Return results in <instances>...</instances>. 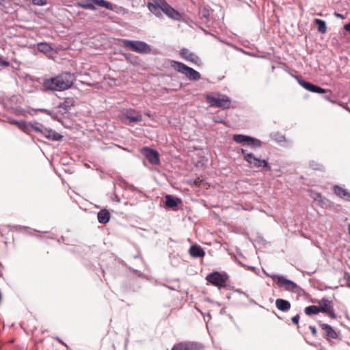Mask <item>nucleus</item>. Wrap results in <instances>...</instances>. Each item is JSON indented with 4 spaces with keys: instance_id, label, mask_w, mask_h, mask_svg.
<instances>
[{
    "instance_id": "9b49d317",
    "label": "nucleus",
    "mask_w": 350,
    "mask_h": 350,
    "mask_svg": "<svg viewBox=\"0 0 350 350\" xmlns=\"http://www.w3.org/2000/svg\"><path fill=\"white\" fill-rule=\"evenodd\" d=\"M141 153L152 165H158L160 163L159 153L157 150L150 147H144L141 149Z\"/></svg>"
},
{
    "instance_id": "8fccbe9b",
    "label": "nucleus",
    "mask_w": 350,
    "mask_h": 350,
    "mask_svg": "<svg viewBox=\"0 0 350 350\" xmlns=\"http://www.w3.org/2000/svg\"><path fill=\"white\" fill-rule=\"evenodd\" d=\"M146 115L148 116V117H151L152 115L150 113L148 112V113H146Z\"/></svg>"
},
{
    "instance_id": "603ef678",
    "label": "nucleus",
    "mask_w": 350,
    "mask_h": 350,
    "mask_svg": "<svg viewBox=\"0 0 350 350\" xmlns=\"http://www.w3.org/2000/svg\"><path fill=\"white\" fill-rule=\"evenodd\" d=\"M348 230H349V233L350 234V225L349 226Z\"/></svg>"
},
{
    "instance_id": "39448f33",
    "label": "nucleus",
    "mask_w": 350,
    "mask_h": 350,
    "mask_svg": "<svg viewBox=\"0 0 350 350\" xmlns=\"http://www.w3.org/2000/svg\"><path fill=\"white\" fill-rule=\"evenodd\" d=\"M266 275L274 281H275L277 285L281 288H283L285 291L298 293L301 290V288L293 281L285 278L284 276L278 275L275 274H269L265 273Z\"/></svg>"
},
{
    "instance_id": "aec40b11",
    "label": "nucleus",
    "mask_w": 350,
    "mask_h": 350,
    "mask_svg": "<svg viewBox=\"0 0 350 350\" xmlns=\"http://www.w3.org/2000/svg\"><path fill=\"white\" fill-rule=\"evenodd\" d=\"M127 47L130 51L145 54L150 52L151 49L150 45H124Z\"/></svg>"
},
{
    "instance_id": "393cba45",
    "label": "nucleus",
    "mask_w": 350,
    "mask_h": 350,
    "mask_svg": "<svg viewBox=\"0 0 350 350\" xmlns=\"http://www.w3.org/2000/svg\"><path fill=\"white\" fill-rule=\"evenodd\" d=\"M181 202V200L178 198L173 197L171 195L165 196V206L169 208H174Z\"/></svg>"
},
{
    "instance_id": "cd10ccee",
    "label": "nucleus",
    "mask_w": 350,
    "mask_h": 350,
    "mask_svg": "<svg viewBox=\"0 0 350 350\" xmlns=\"http://www.w3.org/2000/svg\"><path fill=\"white\" fill-rule=\"evenodd\" d=\"M199 15L202 19H204V22L209 21L210 10L208 8L204 6L200 7Z\"/></svg>"
},
{
    "instance_id": "de8ad7c7",
    "label": "nucleus",
    "mask_w": 350,
    "mask_h": 350,
    "mask_svg": "<svg viewBox=\"0 0 350 350\" xmlns=\"http://www.w3.org/2000/svg\"><path fill=\"white\" fill-rule=\"evenodd\" d=\"M56 339H57V340L59 343H61V344H62L63 345H65V346H66V344H65V343H64V342H63V341H62L59 338L57 337V338H56Z\"/></svg>"
},
{
    "instance_id": "7c9ffc66",
    "label": "nucleus",
    "mask_w": 350,
    "mask_h": 350,
    "mask_svg": "<svg viewBox=\"0 0 350 350\" xmlns=\"http://www.w3.org/2000/svg\"><path fill=\"white\" fill-rule=\"evenodd\" d=\"M27 124L29 125V131L30 129H31L34 131L41 133L42 129L44 128L42 124L38 122H31L27 123Z\"/></svg>"
},
{
    "instance_id": "bb28decb",
    "label": "nucleus",
    "mask_w": 350,
    "mask_h": 350,
    "mask_svg": "<svg viewBox=\"0 0 350 350\" xmlns=\"http://www.w3.org/2000/svg\"><path fill=\"white\" fill-rule=\"evenodd\" d=\"M249 137L242 134H235L233 135L232 139L237 144L247 145Z\"/></svg>"
},
{
    "instance_id": "5701e85b",
    "label": "nucleus",
    "mask_w": 350,
    "mask_h": 350,
    "mask_svg": "<svg viewBox=\"0 0 350 350\" xmlns=\"http://www.w3.org/2000/svg\"><path fill=\"white\" fill-rule=\"evenodd\" d=\"M97 218L100 224H105L109 221L111 215L108 210L102 209L98 213Z\"/></svg>"
},
{
    "instance_id": "c03bdc74",
    "label": "nucleus",
    "mask_w": 350,
    "mask_h": 350,
    "mask_svg": "<svg viewBox=\"0 0 350 350\" xmlns=\"http://www.w3.org/2000/svg\"><path fill=\"white\" fill-rule=\"evenodd\" d=\"M202 182V180L200 178H197L193 180V185H199L200 183Z\"/></svg>"
},
{
    "instance_id": "ea45409f",
    "label": "nucleus",
    "mask_w": 350,
    "mask_h": 350,
    "mask_svg": "<svg viewBox=\"0 0 350 350\" xmlns=\"http://www.w3.org/2000/svg\"><path fill=\"white\" fill-rule=\"evenodd\" d=\"M10 65V63L8 61L3 60L2 57L0 56V66L8 67Z\"/></svg>"
},
{
    "instance_id": "412c9836",
    "label": "nucleus",
    "mask_w": 350,
    "mask_h": 350,
    "mask_svg": "<svg viewBox=\"0 0 350 350\" xmlns=\"http://www.w3.org/2000/svg\"><path fill=\"white\" fill-rule=\"evenodd\" d=\"M275 306L282 312H288L291 309V304L288 300L279 298L275 300Z\"/></svg>"
},
{
    "instance_id": "6e6552de",
    "label": "nucleus",
    "mask_w": 350,
    "mask_h": 350,
    "mask_svg": "<svg viewBox=\"0 0 350 350\" xmlns=\"http://www.w3.org/2000/svg\"><path fill=\"white\" fill-rule=\"evenodd\" d=\"M241 152L250 167H262L266 170H271V166L266 160L256 157L252 153H248L243 148L241 150Z\"/></svg>"
},
{
    "instance_id": "423d86ee",
    "label": "nucleus",
    "mask_w": 350,
    "mask_h": 350,
    "mask_svg": "<svg viewBox=\"0 0 350 350\" xmlns=\"http://www.w3.org/2000/svg\"><path fill=\"white\" fill-rule=\"evenodd\" d=\"M120 120L124 124L129 125L133 122H142V115L140 111L133 108H123L120 110Z\"/></svg>"
},
{
    "instance_id": "f3484780",
    "label": "nucleus",
    "mask_w": 350,
    "mask_h": 350,
    "mask_svg": "<svg viewBox=\"0 0 350 350\" xmlns=\"http://www.w3.org/2000/svg\"><path fill=\"white\" fill-rule=\"evenodd\" d=\"M165 0H158L156 3H149L148 5L149 10L157 16H161V13H163V2Z\"/></svg>"
},
{
    "instance_id": "c85d7f7f",
    "label": "nucleus",
    "mask_w": 350,
    "mask_h": 350,
    "mask_svg": "<svg viewBox=\"0 0 350 350\" xmlns=\"http://www.w3.org/2000/svg\"><path fill=\"white\" fill-rule=\"evenodd\" d=\"M314 23L317 26L318 31L322 33H325L327 31V25L325 21L315 18L314 21Z\"/></svg>"
},
{
    "instance_id": "37998d69",
    "label": "nucleus",
    "mask_w": 350,
    "mask_h": 350,
    "mask_svg": "<svg viewBox=\"0 0 350 350\" xmlns=\"http://www.w3.org/2000/svg\"><path fill=\"white\" fill-rule=\"evenodd\" d=\"M38 111H40L42 112H44V113L49 115V116H52V111L49 110V109H38Z\"/></svg>"
},
{
    "instance_id": "dca6fc26",
    "label": "nucleus",
    "mask_w": 350,
    "mask_h": 350,
    "mask_svg": "<svg viewBox=\"0 0 350 350\" xmlns=\"http://www.w3.org/2000/svg\"><path fill=\"white\" fill-rule=\"evenodd\" d=\"M40 52L45 54L48 57L54 59L56 57L57 48H53L51 45H37Z\"/></svg>"
},
{
    "instance_id": "0eeeda50",
    "label": "nucleus",
    "mask_w": 350,
    "mask_h": 350,
    "mask_svg": "<svg viewBox=\"0 0 350 350\" xmlns=\"http://www.w3.org/2000/svg\"><path fill=\"white\" fill-rule=\"evenodd\" d=\"M171 66L178 72L184 74L190 80L198 81L200 79V74L192 68H190L183 63L172 60L170 63Z\"/></svg>"
},
{
    "instance_id": "f704fd0d",
    "label": "nucleus",
    "mask_w": 350,
    "mask_h": 350,
    "mask_svg": "<svg viewBox=\"0 0 350 350\" xmlns=\"http://www.w3.org/2000/svg\"><path fill=\"white\" fill-rule=\"evenodd\" d=\"M310 166L311 168H312L313 170H315L322 171L324 170V167L322 164L318 163L314 161L310 162Z\"/></svg>"
},
{
    "instance_id": "c9c22d12",
    "label": "nucleus",
    "mask_w": 350,
    "mask_h": 350,
    "mask_svg": "<svg viewBox=\"0 0 350 350\" xmlns=\"http://www.w3.org/2000/svg\"><path fill=\"white\" fill-rule=\"evenodd\" d=\"M326 92H327L326 90H325L319 86L315 85H314V88L312 91V92L319 93V94L325 93Z\"/></svg>"
},
{
    "instance_id": "3c124183",
    "label": "nucleus",
    "mask_w": 350,
    "mask_h": 350,
    "mask_svg": "<svg viewBox=\"0 0 350 350\" xmlns=\"http://www.w3.org/2000/svg\"><path fill=\"white\" fill-rule=\"evenodd\" d=\"M38 44H47L46 42H38Z\"/></svg>"
},
{
    "instance_id": "b1692460",
    "label": "nucleus",
    "mask_w": 350,
    "mask_h": 350,
    "mask_svg": "<svg viewBox=\"0 0 350 350\" xmlns=\"http://www.w3.org/2000/svg\"><path fill=\"white\" fill-rule=\"evenodd\" d=\"M189 254L194 258L203 257L205 255L204 250L198 245H191L189 250Z\"/></svg>"
},
{
    "instance_id": "72a5a7b5",
    "label": "nucleus",
    "mask_w": 350,
    "mask_h": 350,
    "mask_svg": "<svg viewBox=\"0 0 350 350\" xmlns=\"http://www.w3.org/2000/svg\"><path fill=\"white\" fill-rule=\"evenodd\" d=\"M310 196L312 198H313L315 201H317L319 203H321L323 201V197L319 193H317L316 191H310Z\"/></svg>"
},
{
    "instance_id": "ddd939ff",
    "label": "nucleus",
    "mask_w": 350,
    "mask_h": 350,
    "mask_svg": "<svg viewBox=\"0 0 350 350\" xmlns=\"http://www.w3.org/2000/svg\"><path fill=\"white\" fill-rule=\"evenodd\" d=\"M319 326L325 332V336L327 340L331 341L332 339H336L338 337L337 332L331 325L319 323Z\"/></svg>"
},
{
    "instance_id": "a211bd4d",
    "label": "nucleus",
    "mask_w": 350,
    "mask_h": 350,
    "mask_svg": "<svg viewBox=\"0 0 350 350\" xmlns=\"http://www.w3.org/2000/svg\"><path fill=\"white\" fill-rule=\"evenodd\" d=\"M333 191L339 198L350 202V192H349L346 189L339 185H334L333 187Z\"/></svg>"
},
{
    "instance_id": "4c0bfd02",
    "label": "nucleus",
    "mask_w": 350,
    "mask_h": 350,
    "mask_svg": "<svg viewBox=\"0 0 350 350\" xmlns=\"http://www.w3.org/2000/svg\"><path fill=\"white\" fill-rule=\"evenodd\" d=\"M123 44H146V42L138 40H123Z\"/></svg>"
},
{
    "instance_id": "58836bf2",
    "label": "nucleus",
    "mask_w": 350,
    "mask_h": 350,
    "mask_svg": "<svg viewBox=\"0 0 350 350\" xmlns=\"http://www.w3.org/2000/svg\"><path fill=\"white\" fill-rule=\"evenodd\" d=\"M344 279L347 282V286L350 288V273L349 272L345 273Z\"/></svg>"
},
{
    "instance_id": "a18cd8bd",
    "label": "nucleus",
    "mask_w": 350,
    "mask_h": 350,
    "mask_svg": "<svg viewBox=\"0 0 350 350\" xmlns=\"http://www.w3.org/2000/svg\"><path fill=\"white\" fill-rule=\"evenodd\" d=\"M213 120H214L215 122H217V123H223L224 122V120H222L219 118H215L213 119Z\"/></svg>"
},
{
    "instance_id": "49530a36",
    "label": "nucleus",
    "mask_w": 350,
    "mask_h": 350,
    "mask_svg": "<svg viewBox=\"0 0 350 350\" xmlns=\"http://www.w3.org/2000/svg\"><path fill=\"white\" fill-rule=\"evenodd\" d=\"M334 15H335L336 17H338V18H344V16H343L341 14H339V13H336V12H335V13H334Z\"/></svg>"
},
{
    "instance_id": "864d4df0",
    "label": "nucleus",
    "mask_w": 350,
    "mask_h": 350,
    "mask_svg": "<svg viewBox=\"0 0 350 350\" xmlns=\"http://www.w3.org/2000/svg\"><path fill=\"white\" fill-rule=\"evenodd\" d=\"M62 49H64V50H66V49H68V47H63Z\"/></svg>"
},
{
    "instance_id": "20e7f679",
    "label": "nucleus",
    "mask_w": 350,
    "mask_h": 350,
    "mask_svg": "<svg viewBox=\"0 0 350 350\" xmlns=\"http://www.w3.org/2000/svg\"><path fill=\"white\" fill-rule=\"evenodd\" d=\"M206 280L213 286L219 289L227 287V282L229 280V275L225 271H213L206 276Z\"/></svg>"
},
{
    "instance_id": "79ce46f5",
    "label": "nucleus",
    "mask_w": 350,
    "mask_h": 350,
    "mask_svg": "<svg viewBox=\"0 0 350 350\" xmlns=\"http://www.w3.org/2000/svg\"><path fill=\"white\" fill-rule=\"evenodd\" d=\"M33 3L37 5H43L46 3L45 0H33Z\"/></svg>"
},
{
    "instance_id": "2eb2a0df",
    "label": "nucleus",
    "mask_w": 350,
    "mask_h": 350,
    "mask_svg": "<svg viewBox=\"0 0 350 350\" xmlns=\"http://www.w3.org/2000/svg\"><path fill=\"white\" fill-rule=\"evenodd\" d=\"M41 134L46 139L52 141L59 142L62 140L63 136L53 129L44 128Z\"/></svg>"
},
{
    "instance_id": "e433bc0d",
    "label": "nucleus",
    "mask_w": 350,
    "mask_h": 350,
    "mask_svg": "<svg viewBox=\"0 0 350 350\" xmlns=\"http://www.w3.org/2000/svg\"><path fill=\"white\" fill-rule=\"evenodd\" d=\"M299 319H300V317H299V314H298L295 315L291 319L292 322L297 325V328L299 327Z\"/></svg>"
},
{
    "instance_id": "f257e3e1",
    "label": "nucleus",
    "mask_w": 350,
    "mask_h": 350,
    "mask_svg": "<svg viewBox=\"0 0 350 350\" xmlns=\"http://www.w3.org/2000/svg\"><path fill=\"white\" fill-rule=\"evenodd\" d=\"M75 81V74L70 72H63L55 77L44 79L42 86L46 90L62 92L71 88Z\"/></svg>"
},
{
    "instance_id": "473e14b6",
    "label": "nucleus",
    "mask_w": 350,
    "mask_h": 350,
    "mask_svg": "<svg viewBox=\"0 0 350 350\" xmlns=\"http://www.w3.org/2000/svg\"><path fill=\"white\" fill-rule=\"evenodd\" d=\"M297 81L299 83V84L302 87L304 88V89L310 91L312 92V89L314 88V85L312 83H310V82H308L304 79H302L301 78H297Z\"/></svg>"
},
{
    "instance_id": "2f4dec72",
    "label": "nucleus",
    "mask_w": 350,
    "mask_h": 350,
    "mask_svg": "<svg viewBox=\"0 0 350 350\" xmlns=\"http://www.w3.org/2000/svg\"><path fill=\"white\" fill-rule=\"evenodd\" d=\"M247 145L252 147V148H258L261 147L262 142L258 139L250 136Z\"/></svg>"
},
{
    "instance_id": "4be33fe9",
    "label": "nucleus",
    "mask_w": 350,
    "mask_h": 350,
    "mask_svg": "<svg viewBox=\"0 0 350 350\" xmlns=\"http://www.w3.org/2000/svg\"><path fill=\"white\" fill-rule=\"evenodd\" d=\"M180 55L182 57L191 62L197 63L199 61V57L187 49H182L180 51Z\"/></svg>"
},
{
    "instance_id": "09e8293b",
    "label": "nucleus",
    "mask_w": 350,
    "mask_h": 350,
    "mask_svg": "<svg viewBox=\"0 0 350 350\" xmlns=\"http://www.w3.org/2000/svg\"><path fill=\"white\" fill-rule=\"evenodd\" d=\"M53 119H56V114L52 112V116H51Z\"/></svg>"
},
{
    "instance_id": "9d476101",
    "label": "nucleus",
    "mask_w": 350,
    "mask_h": 350,
    "mask_svg": "<svg viewBox=\"0 0 350 350\" xmlns=\"http://www.w3.org/2000/svg\"><path fill=\"white\" fill-rule=\"evenodd\" d=\"M203 345L198 342L184 341L175 344L171 350H202Z\"/></svg>"
},
{
    "instance_id": "a878e982",
    "label": "nucleus",
    "mask_w": 350,
    "mask_h": 350,
    "mask_svg": "<svg viewBox=\"0 0 350 350\" xmlns=\"http://www.w3.org/2000/svg\"><path fill=\"white\" fill-rule=\"evenodd\" d=\"M245 47V50L240 49V48H236V50L241 51V53L248 55L252 57H265L263 54H260L258 51H255L252 49H250L249 47V45H244Z\"/></svg>"
},
{
    "instance_id": "5fc2aeb1",
    "label": "nucleus",
    "mask_w": 350,
    "mask_h": 350,
    "mask_svg": "<svg viewBox=\"0 0 350 350\" xmlns=\"http://www.w3.org/2000/svg\"><path fill=\"white\" fill-rule=\"evenodd\" d=\"M233 46H234V48H238L237 46H235V44H233Z\"/></svg>"
},
{
    "instance_id": "c756f323",
    "label": "nucleus",
    "mask_w": 350,
    "mask_h": 350,
    "mask_svg": "<svg viewBox=\"0 0 350 350\" xmlns=\"http://www.w3.org/2000/svg\"><path fill=\"white\" fill-rule=\"evenodd\" d=\"M304 312L307 315L311 316L319 314L320 312V310L319 306L311 305L305 308Z\"/></svg>"
},
{
    "instance_id": "7ed1b4c3",
    "label": "nucleus",
    "mask_w": 350,
    "mask_h": 350,
    "mask_svg": "<svg viewBox=\"0 0 350 350\" xmlns=\"http://www.w3.org/2000/svg\"><path fill=\"white\" fill-rule=\"evenodd\" d=\"M94 4L98 7L104 8L107 10L118 13L119 8L117 5H113L111 2L106 0H84L77 2V6L90 10H96Z\"/></svg>"
},
{
    "instance_id": "6ab92c4d",
    "label": "nucleus",
    "mask_w": 350,
    "mask_h": 350,
    "mask_svg": "<svg viewBox=\"0 0 350 350\" xmlns=\"http://www.w3.org/2000/svg\"><path fill=\"white\" fill-rule=\"evenodd\" d=\"M8 122L10 124L15 125L18 129L22 131L29 133V125L27 122L24 120H17L12 118H8Z\"/></svg>"
},
{
    "instance_id": "f8f14e48",
    "label": "nucleus",
    "mask_w": 350,
    "mask_h": 350,
    "mask_svg": "<svg viewBox=\"0 0 350 350\" xmlns=\"http://www.w3.org/2000/svg\"><path fill=\"white\" fill-rule=\"evenodd\" d=\"M163 13L174 21H180L182 18V14L170 5L165 1L163 2Z\"/></svg>"
},
{
    "instance_id": "a19ab883",
    "label": "nucleus",
    "mask_w": 350,
    "mask_h": 350,
    "mask_svg": "<svg viewBox=\"0 0 350 350\" xmlns=\"http://www.w3.org/2000/svg\"><path fill=\"white\" fill-rule=\"evenodd\" d=\"M309 329L311 331V333L312 334L313 336H317V328L314 325H310L309 326Z\"/></svg>"
},
{
    "instance_id": "f03ea898",
    "label": "nucleus",
    "mask_w": 350,
    "mask_h": 350,
    "mask_svg": "<svg viewBox=\"0 0 350 350\" xmlns=\"http://www.w3.org/2000/svg\"><path fill=\"white\" fill-rule=\"evenodd\" d=\"M206 100L211 107H219L226 109H229L231 105V99L230 97L219 92H213L207 94Z\"/></svg>"
},
{
    "instance_id": "4468645a",
    "label": "nucleus",
    "mask_w": 350,
    "mask_h": 350,
    "mask_svg": "<svg viewBox=\"0 0 350 350\" xmlns=\"http://www.w3.org/2000/svg\"><path fill=\"white\" fill-rule=\"evenodd\" d=\"M75 100L72 97L66 98L63 102L57 105L59 111L62 113H66L72 107L75 105Z\"/></svg>"
},
{
    "instance_id": "1a4fd4ad",
    "label": "nucleus",
    "mask_w": 350,
    "mask_h": 350,
    "mask_svg": "<svg viewBox=\"0 0 350 350\" xmlns=\"http://www.w3.org/2000/svg\"><path fill=\"white\" fill-rule=\"evenodd\" d=\"M319 308L320 312L326 314L328 317L333 319H336L337 316L335 313L334 304L332 300L327 297H323L318 301Z\"/></svg>"
}]
</instances>
